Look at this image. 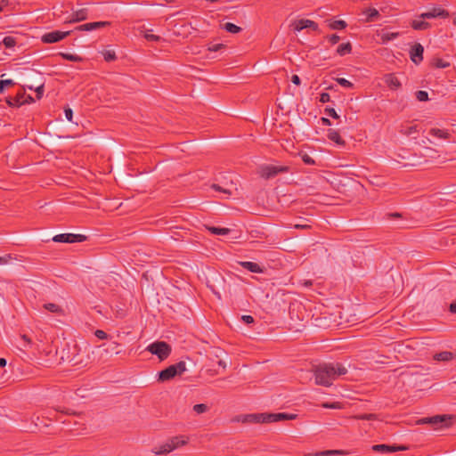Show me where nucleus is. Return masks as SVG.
<instances>
[{"label": "nucleus", "instance_id": "nucleus-20", "mask_svg": "<svg viewBox=\"0 0 456 456\" xmlns=\"http://www.w3.org/2000/svg\"><path fill=\"white\" fill-rule=\"evenodd\" d=\"M238 264L248 271L255 273H263L264 268L258 264L249 261H239Z\"/></svg>", "mask_w": 456, "mask_h": 456}, {"label": "nucleus", "instance_id": "nucleus-16", "mask_svg": "<svg viewBox=\"0 0 456 456\" xmlns=\"http://www.w3.org/2000/svg\"><path fill=\"white\" fill-rule=\"evenodd\" d=\"M423 46L419 43L415 44L410 51V57L411 61H413L415 64H419L423 60Z\"/></svg>", "mask_w": 456, "mask_h": 456}, {"label": "nucleus", "instance_id": "nucleus-26", "mask_svg": "<svg viewBox=\"0 0 456 456\" xmlns=\"http://www.w3.org/2000/svg\"><path fill=\"white\" fill-rule=\"evenodd\" d=\"M411 26L415 30H427L431 27L430 23L428 21L418 20H413Z\"/></svg>", "mask_w": 456, "mask_h": 456}, {"label": "nucleus", "instance_id": "nucleus-27", "mask_svg": "<svg viewBox=\"0 0 456 456\" xmlns=\"http://www.w3.org/2000/svg\"><path fill=\"white\" fill-rule=\"evenodd\" d=\"M352 52V45L350 42L343 43L339 45L337 48V53L340 56H344L346 54H349Z\"/></svg>", "mask_w": 456, "mask_h": 456}, {"label": "nucleus", "instance_id": "nucleus-1", "mask_svg": "<svg viewBox=\"0 0 456 456\" xmlns=\"http://www.w3.org/2000/svg\"><path fill=\"white\" fill-rule=\"evenodd\" d=\"M346 372V368L338 362L321 364L314 370L315 382L321 386L330 387L333 380Z\"/></svg>", "mask_w": 456, "mask_h": 456}, {"label": "nucleus", "instance_id": "nucleus-15", "mask_svg": "<svg viewBox=\"0 0 456 456\" xmlns=\"http://www.w3.org/2000/svg\"><path fill=\"white\" fill-rule=\"evenodd\" d=\"M110 25L109 21H94L85 23L75 28L76 31H92L94 29L102 28Z\"/></svg>", "mask_w": 456, "mask_h": 456}, {"label": "nucleus", "instance_id": "nucleus-52", "mask_svg": "<svg viewBox=\"0 0 456 456\" xmlns=\"http://www.w3.org/2000/svg\"><path fill=\"white\" fill-rule=\"evenodd\" d=\"M330 94L328 93L321 94V95H320V102L322 103H326V102H330Z\"/></svg>", "mask_w": 456, "mask_h": 456}, {"label": "nucleus", "instance_id": "nucleus-2", "mask_svg": "<svg viewBox=\"0 0 456 456\" xmlns=\"http://www.w3.org/2000/svg\"><path fill=\"white\" fill-rule=\"evenodd\" d=\"M187 443L188 438L183 436H174L159 447L153 448L152 452L156 455L167 454Z\"/></svg>", "mask_w": 456, "mask_h": 456}, {"label": "nucleus", "instance_id": "nucleus-14", "mask_svg": "<svg viewBox=\"0 0 456 456\" xmlns=\"http://www.w3.org/2000/svg\"><path fill=\"white\" fill-rule=\"evenodd\" d=\"M296 414L279 412V413H265L266 423L278 422L283 420L295 419Z\"/></svg>", "mask_w": 456, "mask_h": 456}, {"label": "nucleus", "instance_id": "nucleus-55", "mask_svg": "<svg viewBox=\"0 0 456 456\" xmlns=\"http://www.w3.org/2000/svg\"><path fill=\"white\" fill-rule=\"evenodd\" d=\"M291 82L297 86H299L301 83L300 77L297 75H293L291 77Z\"/></svg>", "mask_w": 456, "mask_h": 456}, {"label": "nucleus", "instance_id": "nucleus-10", "mask_svg": "<svg viewBox=\"0 0 456 456\" xmlns=\"http://www.w3.org/2000/svg\"><path fill=\"white\" fill-rule=\"evenodd\" d=\"M71 32L72 31H65V32L59 31V30L51 31V32L45 34L42 37V41L45 44L56 43V42H59V41L64 39L68 36H69Z\"/></svg>", "mask_w": 456, "mask_h": 456}, {"label": "nucleus", "instance_id": "nucleus-43", "mask_svg": "<svg viewBox=\"0 0 456 456\" xmlns=\"http://www.w3.org/2000/svg\"><path fill=\"white\" fill-rule=\"evenodd\" d=\"M224 48H225V45L224 44H210L208 46V50L210 52H217Z\"/></svg>", "mask_w": 456, "mask_h": 456}, {"label": "nucleus", "instance_id": "nucleus-13", "mask_svg": "<svg viewBox=\"0 0 456 456\" xmlns=\"http://www.w3.org/2000/svg\"><path fill=\"white\" fill-rule=\"evenodd\" d=\"M418 424H430L434 427L447 426L445 415H436L429 418H423L418 420Z\"/></svg>", "mask_w": 456, "mask_h": 456}, {"label": "nucleus", "instance_id": "nucleus-31", "mask_svg": "<svg viewBox=\"0 0 456 456\" xmlns=\"http://www.w3.org/2000/svg\"><path fill=\"white\" fill-rule=\"evenodd\" d=\"M399 35V32H384L381 34V41L382 43H387L388 41L397 38Z\"/></svg>", "mask_w": 456, "mask_h": 456}, {"label": "nucleus", "instance_id": "nucleus-7", "mask_svg": "<svg viewBox=\"0 0 456 456\" xmlns=\"http://www.w3.org/2000/svg\"><path fill=\"white\" fill-rule=\"evenodd\" d=\"M232 421L242 423H266L265 413H251L238 415L232 419Z\"/></svg>", "mask_w": 456, "mask_h": 456}, {"label": "nucleus", "instance_id": "nucleus-49", "mask_svg": "<svg viewBox=\"0 0 456 456\" xmlns=\"http://www.w3.org/2000/svg\"><path fill=\"white\" fill-rule=\"evenodd\" d=\"M5 373H6V370H4V372H2V384L6 383L7 385H10L14 381V379H12L11 375H9L5 378Z\"/></svg>", "mask_w": 456, "mask_h": 456}, {"label": "nucleus", "instance_id": "nucleus-46", "mask_svg": "<svg viewBox=\"0 0 456 456\" xmlns=\"http://www.w3.org/2000/svg\"><path fill=\"white\" fill-rule=\"evenodd\" d=\"M326 39L331 44V45H336L340 37L339 36H338L337 34H332V35H330V36H327L326 37Z\"/></svg>", "mask_w": 456, "mask_h": 456}, {"label": "nucleus", "instance_id": "nucleus-29", "mask_svg": "<svg viewBox=\"0 0 456 456\" xmlns=\"http://www.w3.org/2000/svg\"><path fill=\"white\" fill-rule=\"evenodd\" d=\"M44 308L51 313H53V314H61V315L64 314L63 309L60 305L53 304V303L45 304Z\"/></svg>", "mask_w": 456, "mask_h": 456}, {"label": "nucleus", "instance_id": "nucleus-51", "mask_svg": "<svg viewBox=\"0 0 456 456\" xmlns=\"http://www.w3.org/2000/svg\"><path fill=\"white\" fill-rule=\"evenodd\" d=\"M144 37L146 40L148 41H154V42H158L160 40V37L159 36H156V35H153V34H150V33H146L144 35Z\"/></svg>", "mask_w": 456, "mask_h": 456}, {"label": "nucleus", "instance_id": "nucleus-34", "mask_svg": "<svg viewBox=\"0 0 456 456\" xmlns=\"http://www.w3.org/2000/svg\"><path fill=\"white\" fill-rule=\"evenodd\" d=\"M224 28L229 32V33H232V34H237L239 32L241 31V28L233 24V23H231V22H226L224 25Z\"/></svg>", "mask_w": 456, "mask_h": 456}, {"label": "nucleus", "instance_id": "nucleus-35", "mask_svg": "<svg viewBox=\"0 0 456 456\" xmlns=\"http://www.w3.org/2000/svg\"><path fill=\"white\" fill-rule=\"evenodd\" d=\"M354 419H361V420H376L377 415L374 413H363V414H358L352 417Z\"/></svg>", "mask_w": 456, "mask_h": 456}, {"label": "nucleus", "instance_id": "nucleus-33", "mask_svg": "<svg viewBox=\"0 0 456 456\" xmlns=\"http://www.w3.org/2000/svg\"><path fill=\"white\" fill-rule=\"evenodd\" d=\"M346 452L341 450H327L316 453V456L344 455Z\"/></svg>", "mask_w": 456, "mask_h": 456}, {"label": "nucleus", "instance_id": "nucleus-50", "mask_svg": "<svg viewBox=\"0 0 456 456\" xmlns=\"http://www.w3.org/2000/svg\"><path fill=\"white\" fill-rule=\"evenodd\" d=\"M302 160L306 165H314L315 164V161L314 160V159L307 154H304L302 156Z\"/></svg>", "mask_w": 456, "mask_h": 456}, {"label": "nucleus", "instance_id": "nucleus-23", "mask_svg": "<svg viewBox=\"0 0 456 456\" xmlns=\"http://www.w3.org/2000/svg\"><path fill=\"white\" fill-rule=\"evenodd\" d=\"M429 134L435 137H437L439 139H450L451 134L444 129H439V128H431L429 130Z\"/></svg>", "mask_w": 456, "mask_h": 456}, {"label": "nucleus", "instance_id": "nucleus-61", "mask_svg": "<svg viewBox=\"0 0 456 456\" xmlns=\"http://www.w3.org/2000/svg\"><path fill=\"white\" fill-rule=\"evenodd\" d=\"M450 311L452 313V314H456V303H452L450 305Z\"/></svg>", "mask_w": 456, "mask_h": 456}, {"label": "nucleus", "instance_id": "nucleus-37", "mask_svg": "<svg viewBox=\"0 0 456 456\" xmlns=\"http://www.w3.org/2000/svg\"><path fill=\"white\" fill-rule=\"evenodd\" d=\"M103 58L106 61H113L117 59L116 53L114 51L107 50L103 52Z\"/></svg>", "mask_w": 456, "mask_h": 456}, {"label": "nucleus", "instance_id": "nucleus-45", "mask_svg": "<svg viewBox=\"0 0 456 456\" xmlns=\"http://www.w3.org/2000/svg\"><path fill=\"white\" fill-rule=\"evenodd\" d=\"M35 91L37 93V99L40 100L44 94L45 86L44 84H40L35 88Z\"/></svg>", "mask_w": 456, "mask_h": 456}, {"label": "nucleus", "instance_id": "nucleus-41", "mask_svg": "<svg viewBox=\"0 0 456 456\" xmlns=\"http://www.w3.org/2000/svg\"><path fill=\"white\" fill-rule=\"evenodd\" d=\"M61 57L65 60L71 61H80L82 58L78 55L71 54V53H61Z\"/></svg>", "mask_w": 456, "mask_h": 456}, {"label": "nucleus", "instance_id": "nucleus-9", "mask_svg": "<svg viewBox=\"0 0 456 456\" xmlns=\"http://www.w3.org/2000/svg\"><path fill=\"white\" fill-rule=\"evenodd\" d=\"M450 16V13L447 10L440 7V6H434L431 9H429L428 12H422L419 14V18L426 20V19H435V18H442L446 19Z\"/></svg>", "mask_w": 456, "mask_h": 456}, {"label": "nucleus", "instance_id": "nucleus-40", "mask_svg": "<svg viewBox=\"0 0 456 456\" xmlns=\"http://www.w3.org/2000/svg\"><path fill=\"white\" fill-rule=\"evenodd\" d=\"M336 80L343 87H346V88H353L354 87V84L344 77H338Z\"/></svg>", "mask_w": 456, "mask_h": 456}, {"label": "nucleus", "instance_id": "nucleus-64", "mask_svg": "<svg viewBox=\"0 0 456 456\" xmlns=\"http://www.w3.org/2000/svg\"><path fill=\"white\" fill-rule=\"evenodd\" d=\"M6 366V360L4 358H2V368H4Z\"/></svg>", "mask_w": 456, "mask_h": 456}, {"label": "nucleus", "instance_id": "nucleus-17", "mask_svg": "<svg viewBox=\"0 0 456 456\" xmlns=\"http://www.w3.org/2000/svg\"><path fill=\"white\" fill-rule=\"evenodd\" d=\"M25 90L20 89L14 97L8 96L5 98L6 103L10 107H20L24 103Z\"/></svg>", "mask_w": 456, "mask_h": 456}, {"label": "nucleus", "instance_id": "nucleus-12", "mask_svg": "<svg viewBox=\"0 0 456 456\" xmlns=\"http://www.w3.org/2000/svg\"><path fill=\"white\" fill-rule=\"evenodd\" d=\"M20 39V37L17 34L6 36L2 39V44L4 45L5 49L10 51L4 53L6 55H12V53L14 52V48L19 44Z\"/></svg>", "mask_w": 456, "mask_h": 456}, {"label": "nucleus", "instance_id": "nucleus-62", "mask_svg": "<svg viewBox=\"0 0 456 456\" xmlns=\"http://www.w3.org/2000/svg\"><path fill=\"white\" fill-rule=\"evenodd\" d=\"M217 364H218V366L222 367L223 369H225V368H226V363H225V362H224L223 360H219V361L217 362Z\"/></svg>", "mask_w": 456, "mask_h": 456}, {"label": "nucleus", "instance_id": "nucleus-3", "mask_svg": "<svg viewBox=\"0 0 456 456\" xmlns=\"http://www.w3.org/2000/svg\"><path fill=\"white\" fill-rule=\"evenodd\" d=\"M185 370V362L181 361L159 371L158 373V381L161 383L169 381L175 377L182 375Z\"/></svg>", "mask_w": 456, "mask_h": 456}, {"label": "nucleus", "instance_id": "nucleus-60", "mask_svg": "<svg viewBox=\"0 0 456 456\" xmlns=\"http://www.w3.org/2000/svg\"><path fill=\"white\" fill-rule=\"evenodd\" d=\"M302 284L305 286V287H311L313 285V281H310V280H305Z\"/></svg>", "mask_w": 456, "mask_h": 456}, {"label": "nucleus", "instance_id": "nucleus-53", "mask_svg": "<svg viewBox=\"0 0 456 456\" xmlns=\"http://www.w3.org/2000/svg\"><path fill=\"white\" fill-rule=\"evenodd\" d=\"M240 319L246 324H251L254 322V318L251 315H242Z\"/></svg>", "mask_w": 456, "mask_h": 456}, {"label": "nucleus", "instance_id": "nucleus-25", "mask_svg": "<svg viewBox=\"0 0 456 456\" xmlns=\"http://www.w3.org/2000/svg\"><path fill=\"white\" fill-rule=\"evenodd\" d=\"M400 134L409 136L419 132L417 125H403L399 130Z\"/></svg>", "mask_w": 456, "mask_h": 456}, {"label": "nucleus", "instance_id": "nucleus-58", "mask_svg": "<svg viewBox=\"0 0 456 456\" xmlns=\"http://www.w3.org/2000/svg\"><path fill=\"white\" fill-rule=\"evenodd\" d=\"M294 227H295L296 229H301V230H303V229H308V228H310V225H308V224H295V225H294Z\"/></svg>", "mask_w": 456, "mask_h": 456}, {"label": "nucleus", "instance_id": "nucleus-38", "mask_svg": "<svg viewBox=\"0 0 456 456\" xmlns=\"http://www.w3.org/2000/svg\"><path fill=\"white\" fill-rule=\"evenodd\" d=\"M434 66L438 69H444L449 67L450 63L443 59L437 58L434 60Z\"/></svg>", "mask_w": 456, "mask_h": 456}, {"label": "nucleus", "instance_id": "nucleus-5", "mask_svg": "<svg viewBox=\"0 0 456 456\" xmlns=\"http://www.w3.org/2000/svg\"><path fill=\"white\" fill-rule=\"evenodd\" d=\"M289 172L287 166L263 165L258 168V175L265 178L270 179L281 173Z\"/></svg>", "mask_w": 456, "mask_h": 456}, {"label": "nucleus", "instance_id": "nucleus-24", "mask_svg": "<svg viewBox=\"0 0 456 456\" xmlns=\"http://www.w3.org/2000/svg\"><path fill=\"white\" fill-rule=\"evenodd\" d=\"M453 359V354L449 351L437 353L434 355V360L438 362H450Z\"/></svg>", "mask_w": 456, "mask_h": 456}, {"label": "nucleus", "instance_id": "nucleus-21", "mask_svg": "<svg viewBox=\"0 0 456 456\" xmlns=\"http://www.w3.org/2000/svg\"><path fill=\"white\" fill-rule=\"evenodd\" d=\"M384 81L391 90H397L401 87V83L395 74H387L384 77Z\"/></svg>", "mask_w": 456, "mask_h": 456}, {"label": "nucleus", "instance_id": "nucleus-8", "mask_svg": "<svg viewBox=\"0 0 456 456\" xmlns=\"http://www.w3.org/2000/svg\"><path fill=\"white\" fill-rule=\"evenodd\" d=\"M54 242H61V243H74V242H83L86 240V236L83 234H74V233H61L55 235L53 238Z\"/></svg>", "mask_w": 456, "mask_h": 456}, {"label": "nucleus", "instance_id": "nucleus-36", "mask_svg": "<svg viewBox=\"0 0 456 456\" xmlns=\"http://www.w3.org/2000/svg\"><path fill=\"white\" fill-rule=\"evenodd\" d=\"M193 411L197 413V414H201V413H205L208 411V406L205 403H199V404H195L193 406Z\"/></svg>", "mask_w": 456, "mask_h": 456}, {"label": "nucleus", "instance_id": "nucleus-63", "mask_svg": "<svg viewBox=\"0 0 456 456\" xmlns=\"http://www.w3.org/2000/svg\"><path fill=\"white\" fill-rule=\"evenodd\" d=\"M33 102H34V99L30 95H28L27 99L24 100V102H28V103Z\"/></svg>", "mask_w": 456, "mask_h": 456}, {"label": "nucleus", "instance_id": "nucleus-19", "mask_svg": "<svg viewBox=\"0 0 456 456\" xmlns=\"http://www.w3.org/2000/svg\"><path fill=\"white\" fill-rule=\"evenodd\" d=\"M304 28H312L317 30L318 25L311 20L301 19L295 22V30L301 31Z\"/></svg>", "mask_w": 456, "mask_h": 456}, {"label": "nucleus", "instance_id": "nucleus-28", "mask_svg": "<svg viewBox=\"0 0 456 456\" xmlns=\"http://www.w3.org/2000/svg\"><path fill=\"white\" fill-rule=\"evenodd\" d=\"M364 14L366 15V21L371 22L376 20L380 15L377 9L375 8H369L364 12Z\"/></svg>", "mask_w": 456, "mask_h": 456}, {"label": "nucleus", "instance_id": "nucleus-56", "mask_svg": "<svg viewBox=\"0 0 456 456\" xmlns=\"http://www.w3.org/2000/svg\"><path fill=\"white\" fill-rule=\"evenodd\" d=\"M212 188L215 190V191H222V192H225V193H229V191H227L226 190H224L221 188V186H219L218 184H213L212 185Z\"/></svg>", "mask_w": 456, "mask_h": 456}, {"label": "nucleus", "instance_id": "nucleus-32", "mask_svg": "<svg viewBox=\"0 0 456 456\" xmlns=\"http://www.w3.org/2000/svg\"><path fill=\"white\" fill-rule=\"evenodd\" d=\"M208 230L211 233L216 234V235H227L231 232V230L228 228H219V227H214V226L208 227Z\"/></svg>", "mask_w": 456, "mask_h": 456}, {"label": "nucleus", "instance_id": "nucleus-42", "mask_svg": "<svg viewBox=\"0 0 456 456\" xmlns=\"http://www.w3.org/2000/svg\"><path fill=\"white\" fill-rule=\"evenodd\" d=\"M416 98L419 102H427L428 101V94L426 91H417L416 92Z\"/></svg>", "mask_w": 456, "mask_h": 456}, {"label": "nucleus", "instance_id": "nucleus-18", "mask_svg": "<svg viewBox=\"0 0 456 456\" xmlns=\"http://www.w3.org/2000/svg\"><path fill=\"white\" fill-rule=\"evenodd\" d=\"M89 14V10L87 8H82L77 11H74L71 13L70 20L68 21L69 23L79 22L87 19Z\"/></svg>", "mask_w": 456, "mask_h": 456}, {"label": "nucleus", "instance_id": "nucleus-54", "mask_svg": "<svg viewBox=\"0 0 456 456\" xmlns=\"http://www.w3.org/2000/svg\"><path fill=\"white\" fill-rule=\"evenodd\" d=\"M65 117L69 121H72L73 111L70 108H67L64 110Z\"/></svg>", "mask_w": 456, "mask_h": 456}, {"label": "nucleus", "instance_id": "nucleus-22", "mask_svg": "<svg viewBox=\"0 0 456 456\" xmlns=\"http://www.w3.org/2000/svg\"><path fill=\"white\" fill-rule=\"evenodd\" d=\"M328 138L338 145H344L345 141L340 136L339 133L334 129L328 130Z\"/></svg>", "mask_w": 456, "mask_h": 456}, {"label": "nucleus", "instance_id": "nucleus-39", "mask_svg": "<svg viewBox=\"0 0 456 456\" xmlns=\"http://www.w3.org/2000/svg\"><path fill=\"white\" fill-rule=\"evenodd\" d=\"M322 406L326 409H341L343 407V404L339 402H333V403H323L322 404Z\"/></svg>", "mask_w": 456, "mask_h": 456}, {"label": "nucleus", "instance_id": "nucleus-44", "mask_svg": "<svg viewBox=\"0 0 456 456\" xmlns=\"http://www.w3.org/2000/svg\"><path fill=\"white\" fill-rule=\"evenodd\" d=\"M5 74H2V92L4 88L12 86L15 85V82H13L12 79H4V77Z\"/></svg>", "mask_w": 456, "mask_h": 456}, {"label": "nucleus", "instance_id": "nucleus-6", "mask_svg": "<svg viewBox=\"0 0 456 456\" xmlns=\"http://www.w3.org/2000/svg\"><path fill=\"white\" fill-rule=\"evenodd\" d=\"M16 346L25 354H35L38 350V345L34 343L28 335H20L16 341Z\"/></svg>", "mask_w": 456, "mask_h": 456}, {"label": "nucleus", "instance_id": "nucleus-59", "mask_svg": "<svg viewBox=\"0 0 456 456\" xmlns=\"http://www.w3.org/2000/svg\"><path fill=\"white\" fill-rule=\"evenodd\" d=\"M322 125H325V126H330L331 125L330 119L327 118H322Z\"/></svg>", "mask_w": 456, "mask_h": 456}, {"label": "nucleus", "instance_id": "nucleus-30", "mask_svg": "<svg viewBox=\"0 0 456 456\" xmlns=\"http://www.w3.org/2000/svg\"><path fill=\"white\" fill-rule=\"evenodd\" d=\"M346 26H347L346 22L342 20H334L329 24L330 28L334 29V30L344 29L346 28Z\"/></svg>", "mask_w": 456, "mask_h": 456}, {"label": "nucleus", "instance_id": "nucleus-48", "mask_svg": "<svg viewBox=\"0 0 456 456\" xmlns=\"http://www.w3.org/2000/svg\"><path fill=\"white\" fill-rule=\"evenodd\" d=\"M94 335L99 339H107L109 337L108 334L102 330H96L94 331Z\"/></svg>", "mask_w": 456, "mask_h": 456}, {"label": "nucleus", "instance_id": "nucleus-47", "mask_svg": "<svg viewBox=\"0 0 456 456\" xmlns=\"http://www.w3.org/2000/svg\"><path fill=\"white\" fill-rule=\"evenodd\" d=\"M324 111L328 116H330L333 118H336V119L339 118V116L338 115V113L336 112V110L333 108H326Z\"/></svg>", "mask_w": 456, "mask_h": 456}, {"label": "nucleus", "instance_id": "nucleus-4", "mask_svg": "<svg viewBox=\"0 0 456 456\" xmlns=\"http://www.w3.org/2000/svg\"><path fill=\"white\" fill-rule=\"evenodd\" d=\"M146 351L158 356L159 361L166 360L171 354L172 348L165 341H156L146 347Z\"/></svg>", "mask_w": 456, "mask_h": 456}, {"label": "nucleus", "instance_id": "nucleus-11", "mask_svg": "<svg viewBox=\"0 0 456 456\" xmlns=\"http://www.w3.org/2000/svg\"><path fill=\"white\" fill-rule=\"evenodd\" d=\"M409 449L406 445H387V444H375L371 450L379 453H391L401 451H407Z\"/></svg>", "mask_w": 456, "mask_h": 456}, {"label": "nucleus", "instance_id": "nucleus-57", "mask_svg": "<svg viewBox=\"0 0 456 456\" xmlns=\"http://www.w3.org/2000/svg\"><path fill=\"white\" fill-rule=\"evenodd\" d=\"M12 259L11 255H5L2 256V265L7 264L9 260Z\"/></svg>", "mask_w": 456, "mask_h": 456}]
</instances>
